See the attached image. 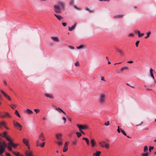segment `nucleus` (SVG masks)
Returning <instances> with one entry per match:
<instances>
[{
    "instance_id": "f257e3e1",
    "label": "nucleus",
    "mask_w": 156,
    "mask_h": 156,
    "mask_svg": "<svg viewBox=\"0 0 156 156\" xmlns=\"http://www.w3.org/2000/svg\"><path fill=\"white\" fill-rule=\"evenodd\" d=\"M106 101V95L103 93H101L100 94L99 98V103L101 104H103Z\"/></svg>"
},
{
    "instance_id": "f03ea898",
    "label": "nucleus",
    "mask_w": 156,
    "mask_h": 156,
    "mask_svg": "<svg viewBox=\"0 0 156 156\" xmlns=\"http://www.w3.org/2000/svg\"><path fill=\"white\" fill-rule=\"evenodd\" d=\"M6 147V144L5 142H2L0 140V154H2L4 152Z\"/></svg>"
},
{
    "instance_id": "7ed1b4c3",
    "label": "nucleus",
    "mask_w": 156,
    "mask_h": 156,
    "mask_svg": "<svg viewBox=\"0 0 156 156\" xmlns=\"http://www.w3.org/2000/svg\"><path fill=\"white\" fill-rule=\"evenodd\" d=\"M7 140L9 142L7 144V148L9 151H11L12 150V144L13 142L11 138Z\"/></svg>"
},
{
    "instance_id": "20e7f679",
    "label": "nucleus",
    "mask_w": 156,
    "mask_h": 156,
    "mask_svg": "<svg viewBox=\"0 0 156 156\" xmlns=\"http://www.w3.org/2000/svg\"><path fill=\"white\" fill-rule=\"evenodd\" d=\"M0 135L2 137L5 138L7 140L11 138L8 136L7 132L5 131L0 133Z\"/></svg>"
},
{
    "instance_id": "39448f33",
    "label": "nucleus",
    "mask_w": 156,
    "mask_h": 156,
    "mask_svg": "<svg viewBox=\"0 0 156 156\" xmlns=\"http://www.w3.org/2000/svg\"><path fill=\"white\" fill-rule=\"evenodd\" d=\"M76 126L79 128V130H82V129H86L88 128V126L86 125H81L77 124Z\"/></svg>"
},
{
    "instance_id": "423d86ee",
    "label": "nucleus",
    "mask_w": 156,
    "mask_h": 156,
    "mask_svg": "<svg viewBox=\"0 0 156 156\" xmlns=\"http://www.w3.org/2000/svg\"><path fill=\"white\" fill-rule=\"evenodd\" d=\"M0 91L2 93V94L4 95L5 97L9 101H11L12 99L5 92H4L3 90H0Z\"/></svg>"
},
{
    "instance_id": "0eeeda50",
    "label": "nucleus",
    "mask_w": 156,
    "mask_h": 156,
    "mask_svg": "<svg viewBox=\"0 0 156 156\" xmlns=\"http://www.w3.org/2000/svg\"><path fill=\"white\" fill-rule=\"evenodd\" d=\"M13 123L14 126L15 127H17V128H20L19 129L20 130H21V129H22L21 128H22V126L18 122H17L15 121H13Z\"/></svg>"
},
{
    "instance_id": "6e6552de",
    "label": "nucleus",
    "mask_w": 156,
    "mask_h": 156,
    "mask_svg": "<svg viewBox=\"0 0 156 156\" xmlns=\"http://www.w3.org/2000/svg\"><path fill=\"white\" fill-rule=\"evenodd\" d=\"M61 9L58 5H55L54 6L55 10L57 12L60 13L61 12L60 9Z\"/></svg>"
},
{
    "instance_id": "1a4fd4ad",
    "label": "nucleus",
    "mask_w": 156,
    "mask_h": 156,
    "mask_svg": "<svg viewBox=\"0 0 156 156\" xmlns=\"http://www.w3.org/2000/svg\"><path fill=\"white\" fill-rule=\"evenodd\" d=\"M99 144L102 147H104L107 149H108L109 147V144L108 143H105V146H104L103 144L101 142H100L99 143Z\"/></svg>"
},
{
    "instance_id": "9d476101",
    "label": "nucleus",
    "mask_w": 156,
    "mask_h": 156,
    "mask_svg": "<svg viewBox=\"0 0 156 156\" xmlns=\"http://www.w3.org/2000/svg\"><path fill=\"white\" fill-rule=\"evenodd\" d=\"M62 134L60 133H58L56 134L55 136L57 139L58 140H61L62 139Z\"/></svg>"
},
{
    "instance_id": "9b49d317",
    "label": "nucleus",
    "mask_w": 156,
    "mask_h": 156,
    "mask_svg": "<svg viewBox=\"0 0 156 156\" xmlns=\"http://www.w3.org/2000/svg\"><path fill=\"white\" fill-rule=\"evenodd\" d=\"M25 154L26 156H34L32 152L29 151H26Z\"/></svg>"
},
{
    "instance_id": "f8f14e48",
    "label": "nucleus",
    "mask_w": 156,
    "mask_h": 156,
    "mask_svg": "<svg viewBox=\"0 0 156 156\" xmlns=\"http://www.w3.org/2000/svg\"><path fill=\"white\" fill-rule=\"evenodd\" d=\"M38 137L42 141L45 140V138L43 133L40 134V135H39Z\"/></svg>"
},
{
    "instance_id": "ddd939ff",
    "label": "nucleus",
    "mask_w": 156,
    "mask_h": 156,
    "mask_svg": "<svg viewBox=\"0 0 156 156\" xmlns=\"http://www.w3.org/2000/svg\"><path fill=\"white\" fill-rule=\"evenodd\" d=\"M55 109L56 110L58 111V112L61 111V112H62L63 113H64L66 115V116H67V115H66V113L64 111H63L61 109H60L59 108L56 107L55 108Z\"/></svg>"
},
{
    "instance_id": "4468645a",
    "label": "nucleus",
    "mask_w": 156,
    "mask_h": 156,
    "mask_svg": "<svg viewBox=\"0 0 156 156\" xmlns=\"http://www.w3.org/2000/svg\"><path fill=\"white\" fill-rule=\"evenodd\" d=\"M23 143L26 145V146H28L29 142L27 140L23 138Z\"/></svg>"
},
{
    "instance_id": "2eb2a0df",
    "label": "nucleus",
    "mask_w": 156,
    "mask_h": 156,
    "mask_svg": "<svg viewBox=\"0 0 156 156\" xmlns=\"http://www.w3.org/2000/svg\"><path fill=\"white\" fill-rule=\"evenodd\" d=\"M44 95L48 98H50L51 99H53L54 97L52 94L48 93H45Z\"/></svg>"
},
{
    "instance_id": "dca6fc26",
    "label": "nucleus",
    "mask_w": 156,
    "mask_h": 156,
    "mask_svg": "<svg viewBox=\"0 0 156 156\" xmlns=\"http://www.w3.org/2000/svg\"><path fill=\"white\" fill-rule=\"evenodd\" d=\"M91 147H94L95 144V141L94 139H92L91 140Z\"/></svg>"
},
{
    "instance_id": "f3484780",
    "label": "nucleus",
    "mask_w": 156,
    "mask_h": 156,
    "mask_svg": "<svg viewBox=\"0 0 156 156\" xmlns=\"http://www.w3.org/2000/svg\"><path fill=\"white\" fill-rule=\"evenodd\" d=\"M153 69L152 68H150V74L151 77L153 78V79H154V77L153 75Z\"/></svg>"
},
{
    "instance_id": "a211bd4d",
    "label": "nucleus",
    "mask_w": 156,
    "mask_h": 156,
    "mask_svg": "<svg viewBox=\"0 0 156 156\" xmlns=\"http://www.w3.org/2000/svg\"><path fill=\"white\" fill-rule=\"evenodd\" d=\"M60 8L62 9H63L64 7V5L63 3L62 2H58V5Z\"/></svg>"
},
{
    "instance_id": "6ab92c4d",
    "label": "nucleus",
    "mask_w": 156,
    "mask_h": 156,
    "mask_svg": "<svg viewBox=\"0 0 156 156\" xmlns=\"http://www.w3.org/2000/svg\"><path fill=\"white\" fill-rule=\"evenodd\" d=\"M101 153V152L100 151H96V153L93 154V155L94 156H100Z\"/></svg>"
},
{
    "instance_id": "aec40b11",
    "label": "nucleus",
    "mask_w": 156,
    "mask_h": 156,
    "mask_svg": "<svg viewBox=\"0 0 156 156\" xmlns=\"http://www.w3.org/2000/svg\"><path fill=\"white\" fill-rule=\"evenodd\" d=\"M55 16L56 17V18L59 20H61L63 19L62 17L61 16L58 15H56L54 14Z\"/></svg>"
},
{
    "instance_id": "412c9836",
    "label": "nucleus",
    "mask_w": 156,
    "mask_h": 156,
    "mask_svg": "<svg viewBox=\"0 0 156 156\" xmlns=\"http://www.w3.org/2000/svg\"><path fill=\"white\" fill-rule=\"evenodd\" d=\"M128 69V67L127 66H124L122 67L120 69V71H123L124 70H127Z\"/></svg>"
},
{
    "instance_id": "4be33fe9",
    "label": "nucleus",
    "mask_w": 156,
    "mask_h": 156,
    "mask_svg": "<svg viewBox=\"0 0 156 156\" xmlns=\"http://www.w3.org/2000/svg\"><path fill=\"white\" fill-rule=\"evenodd\" d=\"M123 16V15H117L114 16L113 17L114 18H122Z\"/></svg>"
},
{
    "instance_id": "5701e85b",
    "label": "nucleus",
    "mask_w": 156,
    "mask_h": 156,
    "mask_svg": "<svg viewBox=\"0 0 156 156\" xmlns=\"http://www.w3.org/2000/svg\"><path fill=\"white\" fill-rule=\"evenodd\" d=\"M82 139L85 140L87 145H89V140L86 137H83L82 138Z\"/></svg>"
},
{
    "instance_id": "b1692460",
    "label": "nucleus",
    "mask_w": 156,
    "mask_h": 156,
    "mask_svg": "<svg viewBox=\"0 0 156 156\" xmlns=\"http://www.w3.org/2000/svg\"><path fill=\"white\" fill-rule=\"evenodd\" d=\"M4 115L5 117H8L9 118H11V115L8 113L7 112H4Z\"/></svg>"
},
{
    "instance_id": "393cba45",
    "label": "nucleus",
    "mask_w": 156,
    "mask_h": 156,
    "mask_svg": "<svg viewBox=\"0 0 156 156\" xmlns=\"http://www.w3.org/2000/svg\"><path fill=\"white\" fill-rule=\"evenodd\" d=\"M75 25L72 26L71 27H69L68 28V30L70 31L73 30L75 28Z\"/></svg>"
},
{
    "instance_id": "a878e982",
    "label": "nucleus",
    "mask_w": 156,
    "mask_h": 156,
    "mask_svg": "<svg viewBox=\"0 0 156 156\" xmlns=\"http://www.w3.org/2000/svg\"><path fill=\"white\" fill-rule=\"evenodd\" d=\"M26 112H27L28 114H31L33 113V111L30 110V109H27L26 111Z\"/></svg>"
},
{
    "instance_id": "bb28decb",
    "label": "nucleus",
    "mask_w": 156,
    "mask_h": 156,
    "mask_svg": "<svg viewBox=\"0 0 156 156\" xmlns=\"http://www.w3.org/2000/svg\"><path fill=\"white\" fill-rule=\"evenodd\" d=\"M138 34L139 37H142L144 35V33H140V31H138Z\"/></svg>"
},
{
    "instance_id": "cd10ccee",
    "label": "nucleus",
    "mask_w": 156,
    "mask_h": 156,
    "mask_svg": "<svg viewBox=\"0 0 156 156\" xmlns=\"http://www.w3.org/2000/svg\"><path fill=\"white\" fill-rule=\"evenodd\" d=\"M15 114L18 117H19V118H20V115L19 113V112H18L17 110H15Z\"/></svg>"
},
{
    "instance_id": "c85d7f7f",
    "label": "nucleus",
    "mask_w": 156,
    "mask_h": 156,
    "mask_svg": "<svg viewBox=\"0 0 156 156\" xmlns=\"http://www.w3.org/2000/svg\"><path fill=\"white\" fill-rule=\"evenodd\" d=\"M148 147L147 146H145L144 147V152H146L148 151Z\"/></svg>"
},
{
    "instance_id": "c756f323",
    "label": "nucleus",
    "mask_w": 156,
    "mask_h": 156,
    "mask_svg": "<svg viewBox=\"0 0 156 156\" xmlns=\"http://www.w3.org/2000/svg\"><path fill=\"white\" fill-rule=\"evenodd\" d=\"M68 149V147L64 146L63 150V151L64 152H65L67 151Z\"/></svg>"
},
{
    "instance_id": "7c9ffc66",
    "label": "nucleus",
    "mask_w": 156,
    "mask_h": 156,
    "mask_svg": "<svg viewBox=\"0 0 156 156\" xmlns=\"http://www.w3.org/2000/svg\"><path fill=\"white\" fill-rule=\"evenodd\" d=\"M117 51L118 52L120 53L121 55L124 54V52L119 49H117Z\"/></svg>"
},
{
    "instance_id": "2f4dec72",
    "label": "nucleus",
    "mask_w": 156,
    "mask_h": 156,
    "mask_svg": "<svg viewBox=\"0 0 156 156\" xmlns=\"http://www.w3.org/2000/svg\"><path fill=\"white\" fill-rule=\"evenodd\" d=\"M56 143L58 144V145L59 146H62L63 144V143L61 141L57 142Z\"/></svg>"
},
{
    "instance_id": "473e14b6",
    "label": "nucleus",
    "mask_w": 156,
    "mask_h": 156,
    "mask_svg": "<svg viewBox=\"0 0 156 156\" xmlns=\"http://www.w3.org/2000/svg\"><path fill=\"white\" fill-rule=\"evenodd\" d=\"M85 10L87 11H88L89 12H94V11L93 10H90L88 7H86Z\"/></svg>"
},
{
    "instance_id": "72a5a7b5",
    "label": "nucleus",
    "mask_w": 156,
    "mask_h": 156,
    "mask_svg": "<svg viewBox=\"0 0 156 156\" xmlns=\"http://www.w3.org/2000/svg\"><path fill=\"white\" fill-rule=\"evenodd\" d=\"M76 134L78 137H79L81 136V134L80 133L78 132H76Z\"/></svg>"
},
{
    "instance_id": "f704fd0d",
    "label": "nucleus",
    "mask_w": 156,
    "mask_h": 156,
    "mask_svg": "<svg viewBox=\"0 0 156 156\" xmlns=\"http://www.w3.org/2000/svg\"><path fill=\"white\" fill-rule=\"evenodd\" d=\"M83 45L81 44L79 46H77L76 48L77 49H80L83 48Z\"/></svg>"
},
{
    "instance_id": "c9c22d12",
    "label": "nucleus",
    "mask_w": 156,
    "mask_h": 156,
    "mask_svg": "<svg viewBox=\"0 0 156 156\" xmlns=\"http://www.w3.org/2000/svg\"><path fill=\"white\" fill-rule=\"evenodd\" d=\"M9 106L12 109H14V107H16V106L15 105L13 104H11L9 105Z\"/></svg>"
},
{
    "instance_id": "e433bc0d",
    "label": "nucleus",
    "mask_w": 156,
    "mask_h": 156,
    "mask_svg": "<svg viewBox=\"0 0 156 156\" xmlns=\"http://www.w3.org/2000/svg\"><path fill=\"white\" fill-rule=\"evenodd\" d=\"M75 65L76 66H80V64L78 61H77L75 63Z\"/></svg>"
},
{
    "instance_id": "4c0bfd02",
    "label": "nucleus",
    "mask_w": 156,
    "mask_h": 156,
    "mask_svg": "<svg viewBox=\"0 0 156 156\" xmlns=\"http://www.w3.org/2000/svg\"><path fill=\"white\" fill-rule=\"evenodd\" d=\"M36 145L37 146H40V142L38 140H37L36 141Z\"/></svg>"
},
{
    "instance_id": "58836bf2",
    "label": "nucleus",
    "mask_w": 156,
    "mask_h": 156,
    "mask_svg": "<svg viewBox=\"0 0 156 156\" xmlns=\"http://www.w3.org/2000/svg\"><path fill=\"white\" fill-rule=\"evenodd\" d=\"M5 122L4 121H2L0 122V126L3 125L4 126L5 125Z\"/></svg>"
},
{
    "instance_id": "ea45409f",
    "label": "nucleus",
    "mask_w": 156,
    "mask_h": 156,
    "mask_svg": "<svg viewBox=\"0 0 156 156\" xmlns=\"http://www.w3.org/2000/svg\"><path fill=\"white\" fill-rule=\"evenodd\" d=\"M120 130H121V132L122 133L123 135H125V136H126V133L122 129H121Z\"/></svg>"
},
{
    "instance_id": "a19ab883",
    "label": "nucleus",
    "mask_w": 156,
    "mask_h": 156,
    "mask_svg": "<svg viewBox=\"0 0 156 156\" xmlns=\"http://www.w3.org/2000/svg\"><path fill=\"white\" fill-rule=\"evenodd\" d=\"M34 111L36 113H38L40 112V110L38 109H34Z\"/></svg>"
},
{
    "instance_id": "79ce46f5",
    "label": "nucleus",
    "mask_w": 156,
    "mask_h": 156,
    "mask_svg": "<svg viewBox=\"0 0 156 156\" xmlns=\"http://www.w3.org/2000/svg\"><path fill=\"white\" fill-rule=\"evenodd\" d=\"M12 147L13 148H15L16 147L17 145H18L15 144L13 142H12Z\"/></svg>"
},
{
    "instance_id": "37998d69",
    "label": "nucleus",
    "mask_w": 156,
    "mask_h": 156,
    "mask_svg": "<svg viewBox=\"0 0 156 156\" xmlns=\"http://www.w3.org/2000/svg\"><path fill=\"white\" fill-rule=\"evenodd\" d=\"M72 144L73 145H76V140H75L73 141L72 142Z\"/></svg>"
},
{
    "instance_id": "c03bdc74",
    "label": "nucleus",
    "mask_w": 156,
    "mask_h": 156,
    "mask_svg": "<svg viewBox=\"0 0 156 156\" xmlns=\"http://www.w3.org/2000/svg\"><path fill=\"white\" fill-rule=\"evenodd\" d=\"M134 35V34L133 33H130L128 35V36L129 37H133Z\"/></svg>"
},
{
    "instance_id": "a18cd8bd",
    "label": "nucleus",
    "mask_w": 156,
    "mask_h": 156,
    "mask_svg": "<svg viewBox=\"0 0 156 156\" xmlns=\"http://www.w3.org/2000/svg\"><path fill=\"white\" fill-rule=\"evenodd\" d=\"M110 123L109 121H108L107 122L105 123L104 125L106 126H108L109 125Z\"/></svg>"
},
{
    "instance_id": "49530a36",
    "label": "nucleus",
    "mask_w": 156,
    "mask_h": 156,
    "mask_svg": "<svg viewBox=\"0 0 156 156\" xmlns=\"http://www.w3.org/2000/svg\"><path fill=\"white\" fill-rule=\"evenodd\" d=\"M45 143L44 142H43L41 144V145H40V146H41V147H44V145H45Z\"/></svg>"
},
{
    "instance_id": "de8ad7c7",
    "label": "nucleus",
    "mask_w": 156,
    "mask_h": 156,
    "mask_svg": "<svg viewBox=\"0 0 156 156\" xmlns=\"http://www.w3.org/2000/svg\"><path fill=\"white\" fill-rule=\"evenodd\" d=\"M153 148H154L153 147H150L149 148V151L150 152H151V150H152L153 149Z\"/></svg>"
},
{
    "instance_id": "09e8293b",
    "label": "nucleus",
    "mask_w": 156,
    "mask_h": 156,
    "mask_svg": "<svg viewBox=\"0 0 156 156\" xmlns=\"http://www.w3.org/2000/svg\"><path fill=\"white\" fill-rule=\"evenodd\" d=\"M139 42H140L139 41H136V47H137L138 46V44Z\"/></svg>"
},
{
    "instance_id": "8fccbe9b",
    "label": "nucleus",
    "mask_w": 156,
    "mask_h": 156,
    "mask_svg": "<svg viewBox=\"0 0 156 156\" xmlns=\"http://www.w3.org/2000/svg\"><path fill=\"white\" fill-rule=\"evenodd\" d=\"M62 119L64 121V123H66V119L65 117H62Z\"/></svg>"
},
{
    "instance_id": "3c124183",
    "label": "nucleus",
    "mask_w": 156,
    "mask_h": 156,
    "mask_svg": "<svg viewBox=\"0 0 156 156\" xmlns=\"http://www.w3.org/2000/svg\"><path fill=\"white\" fill-rule=\"evenodd\" d=\"M151 34V32L150 31H148V32H147V36L148 37Z\"/></svg>"
},
{
    "instance_id": "603ef678",
    "label": "nucleus",
    "mask_w": 156,
    "mask_h": 156,
    "mask_svg": "<svg viewBox=\"0 0 156 156\" xmlns=\"http://www.w3.org/2000/svg\"><path fill=\"white\" fill-rule=\"evenodd\" d=\"M142 156H148V154L147 153H144L142 154Z\"/></svg>"
},
{
    "instance_id": "864d4df0",
    "label": "nucleus",
    "mask_w": 156,
    "mask_h": 156,
    "mask_svg": "<svg viewBox=\"0 0 156 156\" xmlns=\"http://www.w3.org/2000/svg\"><path fill=\"white\" fill-rule=\"evenodd\" d=\"M69 48L71 49H72V50H73L74 49V47H73V46H69Z\"/></svg>"
},
{
    "instance_id": "5fc2aeb1",
    "label": "nucleus",
    "mask_w": 156,
    "mask_h": 156,
    "mask_svg": "<svg viewBox=\"0 0 156 156\" xmlns=\"http://www.w3.org/2000/svg\"><path fill=\"white\" fill-rule=\"evenodd\" d=\"M74 2V1L73 0H72L69 3V4L70 5H73V3Z\"/></svg>"
},
{
    "instance_id": "6e6d98bb",
    "label": "nucleus",
    "mask_w": 156,
    "mask_h": 156,
    "mask_svg": "<svg viewBox=\"0 0 156 156\" xmlns=\"http://www.w3.org/2000/svg\"><path fill=\"white\" fill-rule=\"evenodd\" d=\"M62 25L64 27H65L66 26V23L63 22L62 23Z\"/></svg>"
},
{
    "instance_id": "4d7b16f0",
    "label": "nucleus",
    "mask_w": 156,
    "mask_h": 156,
    "mask_svg": "<svg viewBox=\"0 0 156 156\" xmlns=\"http://www.w3.org/2000/svg\"><path fill=\"white\" fill-rule=\"evenodd\" d=\"M51 39H58V38L57 37H51Z\"/></svg>"
},
{
    "instance_id": "13d9d810",
    "label": "nucleus",
    "mask_w": 156,
    "mask_h": 156,
    "mask_svg": "<svg viewBox=\"0 0 156 156\" xmlns=\"http://www.w3.org/2000/svg\"><path fill=\"white\" fill-rule=\"evenodd\" d=\"M16 156H21V155H20V153H19V152H17V153H16Z\"/></svg>"
},
{
    "instance_id": "bf43d9fd",
    "label": "nucleus",
    "mask_w": 156,
    "mask_h": 156,
    "mask_svg": "<svg viewBox=\"0 0 156 156\" xmlns=\"http://www.w3.org/2000/svg\"><path fill=\"white\" fill-rule=\"evenodd\" d=\"M118 129L117 130V132H118V133H120V129H119V126H118Z\"/></svg>"
},
{
    "instance_id": "052dcab7",
    "label": "nucleus",
    "mask_w": 156,
    "mask_h": 156,
    "mask_svg": "<svg viewBox=\"0 0 156 156\" xmlns=\"http://www.w3.org/2000/svg\"><path fill=\"white\" fill-rule=\"evenodd\" d=\"M3 83H4V85L5 86H6L7 85V83L6 81H3Z\"/></svg>"
},
{
    "instance_id": "680f3d73",
    "label": "nucleus",
    "mask_w": 156,
    "mask_h": 156,
    "mask_svg": "<svg viewBox=\"0 0 156 156\" xmlns=\"http://www.w3.org/2000/svg\"><path fill=\"white\" fill-rule=\"evenodd\" d=\"M68 142H66L64 144V146L68 147Z\"/></svg>"
},
{
    "instance_id": "e2e57ef3",
    "label": "nucleus",
    "mask_w": 156,
    "mask_h": 156,
    "mask_svg": "<svg viewBox=\"0 0 156 156\" xmlns=\"http://www.w3.org/2000/svg\"><path fill=\"white\" fill-rule=\"evenodd\" d=\"M101 80H103V81H105V80L104 79V77H102L101 78Z\"/></svg>"
},
{
    "instance_id": "0e129e2a",
    "label": "nucleus",
    "mask_w": 156,
    "mask_h": 156,
    "mask_svg": "<svg viewBox=\"0 0 156 156\" xmlns=\"http://www.w3.org/2000/svg\"><path fill=\"white\" fill-rule=\"evenodd\" d=\"M133 62L132 61H129L127 62L129 63H132Z\"/></svg>"
},
{
    "instance_id": "69168bd1",
    "label": "nucleus",
    "mask_w": 156,
    "mask_h": 156,
    "mask_svg": "<svg viewBox=\"0 0 156 156\" xmlns=\"http://www.w3.org/2000/svg\"><path fill=\"white\" fill-rule=\"evenodd\" d=\"M76 9H77V10H79L80 9H78L76 6H73Z\"/></svg>"
},
{
    "instance_id": "338daca9",
    "label": "nucleus",
    "mask_w": 156,
    "mask_h": 156,
    "mask_svg": "<svg viewBox=\"0 0 156 156\" xmlns=\"http://www.w3.org/2000/svg\"><path fill=\"white\" fill-rule=\"evenodd\" d=\"M6 156H11V155L10 154L8 153H6Z\"/></svg>"
},
{
    "instance_id": "774afa93",
    "label": "nucleus",
    "mask_w": 156,
    "mask_h": 156,
    "mask_svg": "<svg viewBox=\"0 0 156 156\" xmlns=\"http://www.w3.org/2000/svg\"><path fill=\"white\" fill-rule=\"evenodd\" d=\"M46 119V117H42V120H45Z\"/></svg>"
}]
</instances>
